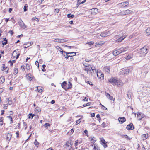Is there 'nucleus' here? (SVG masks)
I'll list each match as a JSON object with an SVG mask.
<instances>
[{"label": "nucleus", "mask_w": 150, "mask_h": 150, "mask_svg": "<svg viewBox=\"0 0 150 150\" xmlns=\"http://www.w3.org/2000/svg\"><path fill=\"white\" fill-rule=\"evenodd\" d=\"M148 52L147 47L144 46L138 50V52H137V54L139 55V57H143Z\"/></svg>", "instance_id": "f257e3e1"}, {"label": "nucleus", "mask_w": 150, "mask_h": 150, "mask_svg": "<svg viewBox=\"0 0 150 150\" xmlns=\"http://www.w3.org/2000/svg\"><path fill=\"white\" fill-rule=\"evenodd\" d=\"M146 31L147 35H150V28H148L146 30Z\"/></svg>", "instance_id": "c9c22d12"}, {"label": "nucleus", "mask_w": 150, "mask_h": 150, "mask_svg": "<svg viewBox=\"0 0 150 150\" xmlns=\"http://www.w3.org/2000/svg\"><path fill=\"white\" fill-rule=\"evenodd\" d=\"M126 128L128 130H132L134 129V127L132 123H131L127 126Z\"/></svg>", "instance_id": "f8f14e48"}, {"label": "nucleus", "mask_w": 150, "mask_h": 150, "mask_svg": "<svg viewBox=\"0 0 150 150\" xmlns=\"http://www.w3.org/2000/svg\"><path fill=\"white\" fill-rule=\"evenodd\" d=\"M64 46L65 47H68L69 49L72 48H73L74 47V46H68L67 45H64Z\"/></svg>", "instance_id": "bf43d9fd"}, {"label": "nucleus", "mask_w": 150, "mask_h": 150, "mask_svg": "<svg viewBox=\"0 0 150 150\" xmlns=\"http://www.w3.org/2000/svg\"><path fill=\"white\" fill-rule=\"evenodd\" d=\"M123 136L127 140H130L131 139V138H130L129 137L126 135H124Z\"/></svg>", "instance_id": "4c0bfd02"}, {"label": "nucleus", "mask_w": 150, "mask_h": 150, "mask_svg": "<svg viewBox=\"0 0 150 150\" xmlns=\"http://www.w3.org/2000/svg\"><path fill=\"white\" fill-rule=\"evenodd\" d=\"M81 119H79L77 120L76 121V124H79L81 122Z\"/></svg>", "instance_id": "5fc2aeb1"}, {"label": "nucleus", "mask_w": 150, "mask_h": 150, "mask_svg": "<svg viewBox=\"0 0 150 150\" xmlns=\"http://www.w3.org/2000/svg\"><path fill=\"white\" fill-rule=\"evenodd\" d=\"M11 136L10 134H7L6 137V139L8 141H9L11 138Z\"/></svg>", "instance_id": "473e14b6"}, {"label": "nucleus", "mask_w": 150, "mask_h": 150, "mask_svg": "<svg viewBox=\"0 0 150 150\" xmlns=\"http://www.w3.org/2000/svg\"><path fill=\"white\" fill-rule=\"evenodd\" d=\"M105 43V42H97L96 43V47H98L102 45Z\"/></svg>", "instance_id": "4468645a"}, {"label": "nucleus", "mask_w": 150, "mask_h": 150, "mask_svg": "<svg viewBox=\"0 0 150 150\" xmlns=\"http://www.w3.org/2000/svg\"><path fill=\"white\" fill-rule=\"evenodd\" d=\"M67 85V82L66 81H64L62 82V83L61 84V86L62 87L65 89V90H66L67 88V87H66V86Z\"/></svg>", "instance_id": "5701e85b"}, {"label": "nucleus", "mask_w": 150, "mask_h": 150, "mask_svg": "<svg viewBox=\"0 0 150 150\" xmlns=\"http://www.w3.org/2000/svg\"><path fill=\"white\" fill-rule=\"evenodd\" d=\"M91 103H86V104H84L83 105V106L84 107H86V106H89L90 105V104Z\"/></svg>", "instance_id": "603ef678"}, {"label": "nucleus", "mask_w": 150, "mask_h": 150, "mask_svg": "<svg viewBox=\"0 0 150 150\" xmlns=\"http://www.w3.org/2000/svg\"><path fill=\"white\" fill-rule=\"evenodd\" d=\"M26 68L28 70L30 69V65L28 64H27L26 65Z\"/></svg>", "instance_id": "6e6d98bb"}, {"label": "nucleus", "mask_w": 150, "mask_h": 150, "mask_svg": "<svg viewBox=\"0 0 150 150\" xmlns=\"http://www.w3.org/2000/svg\"><path fill=\"white\" fill-rule=\"evenodd\" d=\"M83 65L84 66H85V67H88L89 66V64H87L86 63H85L84 62H83Z\"/></svg>", "instance_id": "4d7b16f0"}, {"label": "nucleus", "mask_w": 150, "mask_h": 150, "mask_svg": "<svg viewBox=\"0 0 150 150\" xmlns=\"http://www.w3.org/2000/svg\"><path fill=\"white\" fill-rule=\"evenodd\" d=\"M131 71L129 69H123L120 72V74L126 75L129 74Z\"/></svg>", "instance_id": "0eeeda50"}, {"label": "nucleus", "mask_w": 150, "mask_h": 150, "mask_svg": "<svg viewBox=\"0 0 150 150\" xmlns=\"http://www.w3.org/2000/svg\"><path fill=\"white\" fill-rule=\"evenodd\" d=\"M28 7V6L27 4H25L24 7V11H26L27 10V8Z\"/></svg>", "instance_id": "8fccbe9b"}, {"label": "nucleus", "mask_w": 150, "mask_h": 150, "mask_svg": "<svg viewBox=\"0 0 150 150\" xmlns=\"http://www.w3.org/2000/svg\"><path fill=\"white\" fill-rule=\"evenodd\" d=\"M5 81V79L4 77H1L0 78V81H1L2 83H3Z\"/></svg>", "instance_id": "58836bf2"}, {"label": "nucleus", "mask_w": 150, "mask_h": 150, "mask_svg": "<svg viewBox=\"0 0 150 150\" xmlns=\"http://www.w3.org/2000/svg\"><path fill=\"white\" fill-rule=\"evenodd\" d=\"M97 76L101 79H104V75L102 73L98 71H97Z\"/></svg>", "instance_id": "9b49d317"}, {"label": "nucleus", "mask_w": 150, "mask_h": 150, "mask_svg": "<svg viewBox=\"0 0 150 150\" xmlns=\"http://www.w3.org/2000/svg\"><path fill=\"white\" fill-rule=\"evenodd\" d=\"M141 137L142 139L144 140L147 139L149 137V136L148 134H146L142 135Z\"/></svg>", "instance_id": "6ab92c4d"}, {"label": "nucleus", "mask_w": 150, "mask_h": 150, "mask_svg": "<svg viewBox=\"0 0 150 150\" xmlns=\"http://www.w3.org/2000/svg\"><path fill=\"white\" fill-rule=\"evenodd\" d=\"M104 70L105 73H109L110 72V67L108 66L105 67H104Z\"/></svg>", "instance_id": "dca6fc26"}, {"label": "nucleus", "mask_w": 150, "mask_h": 150, "mask_svg": "<svg viewBox=\"0 0 150 150\" xmlns=\"http://www.w3.org/2000/svg\"><path fill=\"white\" fill-rule=\"evenodd\" d=\"M94 43V42L93 41H91L87 43H86V44H88L89 45H93Z\"/></svg>", "instance_id": "3c124183"}, {"label": "nucleus", "mask_w": 150, "mask_h": 150, "mask_svg": "<svg viewBox=\"0 0 150 150\" xmlns=\"http://www.w3.org/2000/svg\"><path fill=\"white\" fill-rule=\"evenodd\" d=\"M34 115H33L32 114H29L28 115V118L29 119H32Z\"/></svg>", "instance_id": "a18cd8bd"}, {"label": "nucleus", "mask_w": 150, "mask_h": 150, "mask_svg": "<svg viewBox=\"0 0 150 150\" xmlns=\"http://www.w3.org/2000/svg\"><path fill=\"white\" fill-rule=\"evenodd\" d=\"M133 57V55L132 54H130L128 55V56L126 57L125 59L126 60H129L130 59L132 58Z\"/></svg>", "instance_id": "cd10ccee"}, {"label": "nucleus", "mask_w": 150, "mask_h": 150, "mask_svg": "<svg viewBox=\"0 0 150 150\" xmlns=\"http://www.w3.org/2000/svg\"><path fill=\"white\" fill-rule=\"evenodd\" d=\"M35 111L38 112L40 111V110L39 109V107H36L35 109Z\"/></svg>", "instance_id": "09e8293b"}, {"label": "nucleus", "mask_w": 150, "mask_h": 150, "mask_svg": "<svg viewBox=\"0 0 150 150\" xmlns=\"http://www.w3.org/2000/svg\"><path fill=\"white\" fill-rule=\"evenodd\" d=\"M94 146L93 150H100V149L97 146V145L96 144H94L93 145H92V146Z\"/></svg>", "instance_id": "a878e982"}, {"label": "nucleus", "mask_w": 150, "mask_h": 150, "mask_svg": "<svg viewBox=\"0 0 150 150\" xmlns=\"http://www.w3.org/2000/svg\"><path fill=\"white\" fill-rule=\"evenodd\" d=\"M132 93L131 90H129L127 92V96L128 98L130 99L131 97Z\"/></svg>", "instance_id": "393cba45"}, {"label": "nucleus", "mask_w": 150, "mask_h": 150, "mask_svg": "<svg viewBox=\"0 0 150 150\" xmlns=\"http://www.w3.org/2000/svg\"><path fill=\"white\" fill-rule=\"evenodd\" d=\"M127 35H124L123 36L120 37L119 38H118L117 40L115 42H121L122 40H123L124 39L127 37Z\"/></svg>", "instance_id": "ddd939ff"}, {"label": "nucleus", "mask_w": 150, "mask_h": 150, "mask_svg": "<svg viewBox=\"0 0 150 150\" xmlns=\"http://www.w3.org/2000/svg\"><path fill=\"white\" fill-rule=\"evenodd\" d=\"M129 2L127 1L123 2L121 3H119L117 6L121 7H126L129 6Z\"/></svg>", "instance_id": "39448f33"}, {"label": "nucleus", "mask_w": 150, "mask_h": 150, "mask_svg": "<svg viewBox=\"0 0 150 150\" xmlns=\"http://www.w3.org/2000/svg\"><path fill=\"white\" fill-rule=\"evenodd\" d=\"M18 23L20 27L23 29H25L26 27V26L25 24L22 20L20 19L18 22Z\"/></svg>", "instance_id": "1a4fd4ad"}, {"label": "nucleus", "mask_w": 150, "mask_h": 150, "mask_svg": "<svg viewBox=\"0 0 150 150\" xmlns=\"http://www.w3.org/2000/svg\"><path fill=\"white\" fill-rule=\"evenodd\" d=\"M90 141H91V143H94L96 141V139L94 137H90Z\"/></svg>", "instance_id": "7c9ffc66"}, {"label": "nucleus", "mask_w": 150, "mask_h": 150, "mask_svg": "<svg viewBox=\"0 0 150 150\" xmlns=\"http://www.w3.org/2000/svg\"><path fill=\"white\" fill-rule=\"evenodd\" d=\"M27 78L30 81L32 80L33 78V76L30 73L27 75Z\"/></svg>", "instance_id": "b1692460"}, {"label": "nucleus", "mask_w": 150, "mask_h": 150, "mask_svg": "<svg viewBox=\"0 0 150 150\" xmlns=\"http://www.w3.org/2000/svg\"><path fill=\"white\" fill-rule=\"evenodd\" d=\"M120 54V53L119 52V49L117 50H114L113 52V55L115 56H116Z\"/></svg>", "instance_id": "aec40b11"}, {"label": "nucleus", "mask_w": 150, "mask_h": 150, "mask_svg": "<svg viewBox=\"0 0 150 150\" xmlns=\"http://www.w3.org/2000/svg\"><path fill=\"white\" fill-rule=\"evenodd\" d=\"M132 11L129 10H126L122 11L120 12V14L122 15H126L131 13Z\"/></svg>", "instance_id": "6e6552de"}, {"label": "nucleus", "mask_w": 150, "mask_h": 150, "mask_svg": "<svg viewBox=\"0 0 150 150\" xmlns=\"http://www.w3.org/2000/svg\"><path fill=\"white\" fill-rule=\"evenodd\" d=\"M108 81L113 85L121 86L122 84V81L118 80L116 78H112L109 79Z\"/></svg>", "instance_id": "f03ea898"}, {"label": "nucleus", "mask_w": 150, "mask_h": 150, "mask_svg": "<svg viewBox=\"0 0 150 150\" xmlns=\"http://www.w3.org/2000/svg\"><path fill=\"white\" fill-rule=\"evenodd\" d=\"M34 144L37 147L38 146L39 144V143L37 141L36 139H35L34 142Z\"/></svg>", "instance_id": "37998d69"}, {"label": "nucleus", "mask_w": 150, "mask_h": 150, "mask_svg": "<svg viewBox=\"0 0 150 150\" xmlns=\"http://www.w3.org/2000/svg\"><path fill=\"white\" fill-rule=\"evenodd\" d=\"M45 125H44V126L45 127H46V128H47L48 126H50V124L48 123H46Z\"/></svg>", "instance_id": "de8ad7c7"}, {"label": "nucleus", "mask_w": 150, "mask_h": 150, "mask_svg": "<svg viewBox=\"0 0 150 150\" xmlns=\"http://www.w3.org/2000/svg\"><path fill=\"white\" fill-rule=\"evenodd\" d=\"M35 64L37 65V66H38V68L39 67V63L38 62V61H36L35 62Z\"/></svg>", "instance_id": "0e129e2a"}, {"label": "nucleus", "mask_w": 150, "mask_h": 150, "mask_svg": "<svg viewBox=\"0 0 150 150\" xmlns=\"http://www.w3.org/2000/svg\"><path fill=\"white\" fill-rule=\"evenodd\" d=\"M14 72L13 73L15 75H16L18 73V69L17 68H16L14 69Z\"/></svg>", "instance_id": "ea45409f"}, {"label": "nucleus", "mask_w": 150, "mask_h": 150, "mask_svg": "<svg viewBox=\"0 0 150 150\" xmlns=\"http://www.w3.org/2000/svg\"><path fill=\"white\" fill-rule=\"evenodd\" d=\"M3 39V40L2 42V44L3 45H4L7 44V41L6 38H4Z\"/></svg>", "instance_id": "2f4dec72"}, {"label": "nucleus", "mask_w": 150, "mask_h": 150, "mask_svg": "<svg viewBox=\"0 0 150 150\" xmlns=\"http://www.w3.org/2000/svg\"><path fill=\"white\" fill-rule=\"evenodd\" d=\"M76 53L75 52H66V56L65 58H68L69 57H70L71 55H69V54H74L73 55V56H75L76 55Z\"/></svg>", "instance_id": "4be33fe9"}, {"label": "nucleus", "mask_w": 150, "mask_h": 150, "mask_svg": "<svg viewBox=\"0 0 150 150\" xmlns=\"http://www.w3.org/2000/svg\"><path fill=\"white\" fill-rule=\"evenodd\" d=\"M68 87L67 88V89H69L71 88L72 87V86L71 83L69 81L68 82Z\"/></svg>", "instance_id": "72a5a7b5"}, {"label": "nucleus", "mask_w": 150, "mask_h": 150, "mask_svg": "<svg viewBox=\"0 0 150 150\" xmlns=\"http://www.w3.org/2000/svg\"><path fill=\"white\" fill-rule=\"evenodd\" d=\"M98 12V9L97 8H93L91 9V14L93 15L97 13Z\"/></svg>", "instance_id": "412c9836"}, {"label": "nucleus", "mask_w": 150, "mask_h": 150, "mask_svg": "<svg viewBox=\"0 0 150 150\" xmlns=\"http://www.w3.org/2000/svg\"><path fill=\"white\" fill-rule=\"evenodd\" d=\"M123 48H124V50L125 52L127 50H128V49H129V48L128 47H123Z\"/></svg>", "instance_id": "e2e57ef3"}, {"label": "nucleus", "mask_w": 150, "mask_h": 150, "mask_svg": "<svg viewBox=\"0 0 150 150\" xmlns=\"http://www.w3.org/2000/svg\"><path fill=\"white\" fill-rule=\"evenodd\" d=\"M37 87V90H38V92H39L40 93H41L42 91V90L43 88L42 87H41L40 86H39L38 87Z\"/></svg>", "instance_id": "c85d7f7f"}, {"label": "nucleus", "mask_w": 150, "mask_h": 150, "mask_svg": "<svg viewBox=\"0 0 150 150\" xmlns=\"http://www.w3.org/2000/svg\"><path fill=\"white\" fill-rule=\"evenodd\" d=\"M119 52L121 53L125 52L124 50L123 47H122L121 48L119 49Z\"/></svg>", "instance_id": "a19ab883"}, {"label": "nucleus", "mask_w": 150, "mask_h": 150, "mask_svg": "<svg viewBox=\"0 0 150 150\" xmlns=\"http://www.w3.org/2000/svg\"><path fill=\"white\" fill-rule=\"evenodd\" d=\"M53 41L55 42H57L58 43H60L59 42L60 41V39L59 38H56Z\"/></svg>", "instance_id": "49530a36"}, {"label": "nucleus", "mask_w": 150, "mask_h": 150, "mask_svg": "<svg viewBox=\"0 0 150 150\" xmlns=\"http://www.w3.org/2000/svg\"><path fill=\"white\" fill-rule=\"evenodd\" d=\"M56 48L57 50L60 51L61 53L66 52L65 51H63L62 49L59 46L56 47Z\"/></svg>", "instance_id": "c756f323"}, {"label": "nucleus", "mask_w": 150, "mask_h": 150, "mask_svg": "<svg viewBox=\"0 0 150 150\" xmlns=\"http://www.w3.org/2000/svg\"><path fill=\"white\" fill-rule=\"evenodd\" d=\"M100 140L102 142V143H103V144L106 143L105 141L103 138H101L100 139Z\"/></svg>", "instance_id": "c03bdc74"}, {"label": "nucleus", "mask_w": 150, "mask_h": 150, "mask_svg": "<svg viewBox=\"0 0 150 150\" xmlns=\"http://www.w3.org/2000/svg\"><path fill=\"white\" fill-rule=\"evenodd\" d=\"M33 44V42H29L26 43H25L24 45V48H27L31 46Z\"/></svg>", "instance_id": "f3484780"}, {"label": "nucleus", "mask_w": 150, "mask_h": 150, "mask_svg": "<svg viewBox=\"0 0 150 150\" xmlns=\"http://www.w3.org/2000/svg\"><path fill=\"white\" fill-rule=\"evenodd\" d=\"M20 54V51L19 50L17 49L13 51L12 55L14 58H16L17 59L19 57Z\"/></svg>", "instance_id": "20e7f679"}, {"label": "nucleus", "mask_w": 150, "mask_h": 150, "mask_svg": "<svg viewBox=\"0 0 150 150\" xmlns=\"http://www.w3.org/2000/svg\"><path fill=\"white\" fill-rule=\"evenodd\" d=\"M7 117L8 118L9 120H10V123H12L13 122V121L12 120V118L10 116H8Z\"/></svg>", "instance_id": "79ce46f5"}, {"label": "nucleus", "mask_w": 150, "mask_h": 150, "mask_svg": "<svg viewBox=\"0 0 150 150\" xmlns=\"http://www.w3.org/2000/svg\"><path fill=\"white\" fill-rule=\"evenodd\" d=\"M84 70L87 71L88 74V72H89L91 74L94 72V71H96L95 68L93 67L89 68H86L85 69H84Z\"/></svg>", "instance_id": "423d86ee"}, {"label": "nucleus", "mask_w": 150, "mask_h": 150, "mask_svg": "<svg viewBox=\"0 0 150 150\" xmlns=\"http://www.w3.org/2000/svg\"><path fill=\"white\" fill-rule=\"evenodd\" d=\"M32 20H33V21H36L38 22V21L39 20V19L36 18H33Z\"/></svg>", "instance_id": "052dcab7"}, {"label": "nucleus", "mask_w": 150, "mask_h": 150, "mask_svg": "<svg viewBox=\"0 0 150 150\" xmlns=\"http://www.w3.org/2000/svg\"><path fill=\"white\" fill-rule=\"evenodd\" d=\"M118 120L121 123H123L125 121L126 119L124 117H119L118 119Z\"/></svg>", "instance_id": "a211bd4d"}, {"label": "nucleus", "mask_w": 150, "mask_h": 150, "mask_svg": "<svg viewBox=\"0 0 150 150\" xmlns=\"http://www.w3.org/2000/svg\"><path fill=\"white\" fill-rule=\"evenodd\" d=\"M105 95L107 98L110 100H115V98H113V97L110 96V95L106 93H105Z\"/></svg>", "instance_id": "2eb2a0df"}, {"label": "nucleus", "mask_w": 150, "mask_h": 150, "mask_svg": "<svg viewBox=\"0 0 150 150\" xmlns=\"http://www.w3.org/2000/svg\"><path fill=\"white\" fill-rule=\"evenodd\" d=\"M101 125L103 127H105L107 126L106 123L104 122L102 123Z\"/></svg>", "instance_id": "864d4df0"}, {"label": "nucleus", "mask_w": 150, "mask_h": 150, "mask_svg": "<svg viewBox=\"0 0 150 150\" xmlns=\"http://www.w3.org/2000/svg\"><path fill=\"white\" fill-rule=\"evenodd\" d=\"M85 61L86 62H89L90 61H91L90 60L87 58L85 59Z\"/></svg>", "instance_id": "338daca9"}, {"label": "nucleus", "mask_w": 150, "mask_h": 150, "mask_svg": "<svg viewBox=\"0 0 150 150\" xmlns=\"http://www.w3.org/2000/svg\"><path fill=\"white\" fill-rule=\"evenodd\" d=\"M71 144V143H69V142H67L66 143V146H68L69 147V144Z\"/></svg>", "instance_id": "680f3d73"}, {"label": "nucleus", "mask_w": 150, "mask_h": 150, "mask_svg": "<svg viewBox=\"0 0 150 150\" xmlns=\"http://www.w3.org/2000/svg\"><path fill=\"white\" fill-rule=\"evenodd\" d=\"M6 69H8V68H7V67H6L5 66V65L4 64H3V70H5Z\"/></svg>", "instance_id": "13d9d810"}, {"label": "nucleus", "mask_w": 150, "mask_h": 150, "mask_svg": "<svg viewBox=\"0 0 150 150\" xmlns=\"http://www.w3.org/2000/svg\"><path fill=\"white\" fill-rule=\"evenodd\" d=\"M145 115L143 113L141 112H138L137 115V118L138 120H140L143 118Z\"/></svg>", "instance_id": "9d476101"}, {"label": "nucleus", "mask_w": 150, "mask_h": 150, "mask_svg": "<svg viewBox=\"0 0 150 150\" xmlns=\"http://www.w3.org/2000/svg\"><path fill=\"white\" fill-rule=\"evenodd\" d=\"M113 33V29L108 31H105L101 33L100 35L102 37H105L109 36Z\"/></svg>", "instance_id": "7ed1b4c3"}, {"label": "nucleus", "mask_w": 150, "mask_h": 150, "mask_svg": "<svg viewBox=\"0 0 150 150\" xmlns=\"http://www.w3.org/2000/svg\"><path fill=\"white\" fill-rule=\"evenodd\" d=\"M67 41V40L64 39H60V43L65 42Z\"/></svg>", "instance_id": "f704fd0d"}, {"label": "nucleus", "mask_w": 150, "mask_h": 150, "mask_svg": "<svg viewBox=\"0 0 150 150\" xmlns=\"http://www.w3.org/2000/svg\"><path fill=\"white\" fill-rule=\"evenodd\" d=\"M74 15L71 14V13L67 14V17L69 18H72L74 17Z\"/></svg>", "instance_id": "e433bc0d"}, {"label": "nucleus", "mask_w": 150, "mask_h": 150, "mask_svg": "<svg viewBox=\"0 0 150 150\" xmlns=\"http://www.w3.org/2000/svg\"><path fill=\"white\" fill-rule=\"evenodd\" d=\"M88 100V98H87L85 97L84 99L83 100V101H87Z\"/></svg>", "instance_id": "69168bd1"}, {"label": "nucleus", "mask_w": 150, "mask_h": 150, "mask_svg": "<svg viewBox=\"0 0 150 150\" xmlns=\"http://www.w3.org/2000/svg\"><path fill=\"white\" fill-rule=\"evenodd\" d=\"M9 99V98H7L6 100V103L9 105H11L12 103L11 101Z\"/></svg>", "instance_id": "bb28decb"}, {"label": "nucleus", "mask_w": 150, "mask_h": 150, "mask_svg": "<svg viewBox=\"0 0 150 150\" xmlns=\"http://www.w3.org/2000/svg\"><path fill=\"white\" fill-rule=\"evenodd\" d=\"M86 83H87L89 84L90 85H93L92 84V82H89V81H87L86 82Z\"/></svg>", "instance_id": "774afa93"}]
</instances>
